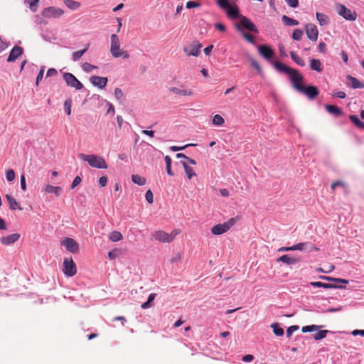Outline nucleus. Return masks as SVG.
I'll use <instances>...</instances> for the list:
<instances>
[{
    "label": "nucleus",
    "mask_w": 364,
    "mask_h": 364,
    "mask_svg": "<svg viewBox=\"0 0 364 364\" xmlns=\"http://www.w3.org/2000/svg\"><path fill=\"white\" fill-rule=\"evenodd\" d=\"M217 4L223 10L226 11L227 15L230 18H240V25L235 24V28L240 32L243 31L242 27H244L247 30L251 32L257 33L258 29L253 22L248 18L240 15L238 8L236 4H231L228 0H217Z\"/></svg>",
    "instance_id": "obj_1"
},
{
    "label": "nucleus",
    "mask_w": 364,
    "mask_h": 364,
    "mask_svg": "<svg viewBox=\"0 0 364 364\" xmlns=\"http://www.w3.org/2000/svg\"><path fill=\"white\" fill-rule=\"evenodd\" d=\"M110 53L114 58H122L128 59L130 57L129 53L121 48L119 38L117 34H112L110 36Z\"/></svg>",
    "instance_id": "obj_2"
},
{
    "label": "nucleus",
    "mask_w": 364,
    "mask_h": 364,
    "mask_svg": "<svg viewBox=\"0 0 364 364\" xmlns=\"http://www.w3.org/2000/svg\"><path fill=\"white\" fill-rule=\"evenodd\" d=\"M78 157L81 160L87 162L91 167L103 169L107 168V164L102 156L80 153Z\"/></svg>",
    "instance_id": "obj_3"
},
{
    "label": "nucleus",
    "mask_w": 364,
    "mask_h": 364,
    "mask_svg": "<svg viewBox=\"0 0 364 364\" xmlns=\"http://www.w3.org/2000/svg\"><path fill=\"white\" fill-rule=\"evenodd\" d=\"M240 220V216H236L229 219L223 224H218L212 227L211 233L215 235H220L227 232L232 227H233L237 221Z\"/></svg>",
    "instance_id": "obj_4"
},
{
    "label": "nucleus",
    "mask_w": 364,
    "mask_h": 364,
    "mask_svg": "<svg viewBox=\"0 0 364 364\" xmlns=\"http://www.w3.org/2000/svg\"><path fill=\"white\" fill-rule=\"evenodd\" d=\"M179 233L180 230L178 229L173 230L171 233H167L163 230H157L152 234L151 239L161 242H171Z\"/></svg>",
    "instance_id": "obj_5"
},
{
    "label": "nucleus",
    "mask_w": 364,
    "mask_h": 364,
    "mask_svg": "<svg viewBox=\"0 0 364 364\" xmlns=\"http://www.w3.org/2000/svg\"><path fill=\"white\" fill-rule=\"evenodd\" d=\"M336 11L338 14L343 16L345 19L348 21H355L357 18V14L355 11H352L350 9H348L343 4H337L336 5Z\"/></svg>",
    "instance_id": "obj_6"
},
{
    "label": "nucleus",
    "mask_w": 364,
    "mask_h": 364,
    "mask_svg": "<svg viewBox=\"0 0 364 364\" xmlns=\"http://www.w3.org/2000/svg\"><path fill=\"white\" fill-rule=\"evenodd\" d=\"M288 76L294 88L299 92V90H302L303 85H301V82L304 81V77L302 75L300 74L296 70L293 69Z\"/></svg>",
    "instance_id": "obj_7"
},
{
    "label": "nucleus",
    "mask_w": 364,
    "mask_h": 364,
    "mask_svg": "<svg viewBox=\"0 0 364 364\" xmlns=\"http://www.w3.org/2000/svg\"><path fill=\"white\" fill-rule=\"evenodd\" d=\"M63 77L68 86L78 90L83 87V85L72 73H64Z\"/></svg>",
    "instance_id": "obj_8"
},
{
    "label": "nucleus",
    "mask_w": 364,
    "mask_h": 364,
    "mask_svg": "<svg viewBox=\"0 0 364 364\" xmlns=\"http://www.w3.org/2000/svg\"><path fill=\"white\" fill-rule=\"evenodd\" d=\"M63 271V273L68 277H73L76 274V266L72 258L64 259Z\"/></svg>",
    "instance_id": "obj_9"
},
{
    "label": "nucleus",
    "mask_w": 364,
    "mask_h": 364,
    "mask_svg": "<svg viewBox=\"0 0 364 364\" xmlns=\"http://www.w3.org/2000/svg\"><path fill=\"white\" fill-rule=\"evenodd\" d=\"M64 11L62 9L50 6L44 9L42 11V15L45 18H59L62 15H63Z\"/></svg>",
    "instance_id": "obj_10"
},
{
    "label": "nucleus",
    "mask_w": 364,
    "mask_h": 364,
    "mask_svg": "<svg viewBox=\"0 0 364 364\" xmlns=\"http://www.w3.org/2000/svg\"><path fill=\"white\" fill-rule=\"evenodd\" d=\"M201 44L198 41H195L192 42L191 44L185 46L183 48V52L188 56H198L200 53V49L201 48Z\"/></svg>",
    "instance_id": "obj_11"
},
{
    "label": "nucleus",
    "mask_w": 364,
    "mask_h": 364,
    "mask_svg": "<svg viewBox=\"0 0 364 364\" xmlns=\"http://www.w3.org/2000/svg\"><path fill=\"white\" fill-rule=\"evenodd\" d=\"M62 245L63 246H65V247L66 248V250L70 252H72L73 254H75V253H77L79 252V245L78 243L75 240H73V238H70V237H65L63 241H62Z\"/></svg>",
    "instance_id": "obj_12"
},
{
    "label": "nucleus",
    "mask_w": 364,
    "mask_h": 364,
    "mask_svg": "<svg viewBox=\"0 0 364 364\" xmlns=\"http://www.w3.org/2000/svg\"><path fill=\"white\" fill-rule=\"evenodd\" d=\"M90 82L95 87L103 89L107 85L108 79L106 77L93 75L90 77Z\"/></svg>",
    "instance_id": "obj_13"
},
{
    "label": "nucleus",
    "mask_w": 364,
    "mask_h": 364,
    "mask_svg": "<svg viewBox=\"0 0 364 364\" xmlns=\"http://www.w3.org/2000/svg\"><path fill=\"white\" fill-rule=\"evenodd\" d=\"M306 33L307 37L312 41H316L318 38V31L316 26L312 23L306 25Z\"/></svg>",
    "instance_id": "obj_14"
},
{
    "label": "nucleus",
    "mask_w": 364,
    "mask_h": 364,
    "mask_svg": "<svg viewBox=\"0 0 364 364\" xmlns=\"http://www.w3.org/2000/svg\"><path fill=\"white\" fill-rule=\"evenodd\" d=\"M20 234L13 233L7 236L1 237L0 242L4 245H11L18 240Z\"/></svg>",
    "instance_id": "obj_15"
},
{
    "label": "nucleus",
    "mask_w": 364,
    "mask_h": 364,
    "mask_svg": "<svg viewBox=\"0 0 364 364\" xmlns=\"http://www.w3.org/2000/svg\"><path fill=\"white\" fill-rule=\"evenodd\" d=\"M299 92L306 95L311 100L314 99L318 95V90L315 86L306 87L303 85V89L299 90Z\"/></svg>",
    "instance_id": "obj_16"
},
{
    "label": "nucleus",
    "mask_w": 364,
    "mask_h": 364,
    "mask_svg": "<svg viewBox=\"0 0 364 364\" xmlns=\"http://www.w3.org/2000/svg\"><path fill=\"white\" fill-rule=\"evenodd\" d=\"M23 53V48L20 46H16L11 50L9 55L7 58L8 62H14L17 58Z\"/></svg>",
    "instance_id": "obj_17"
},
{
    "label": "nucleus",
    "mask_w": 364,
    "mask_h": 364,
    "mask_svg": "<svg viewBox=\"0 0 364 364\" xmlns=\"http://www.w3.org/2000/svg\"><path fill=\"white\" fill-rule=\"evenodd\" d=\"M168 90L171 92L181 96H191L193 95V92L191 90L186 89L184 87L179 88L176 87H171Z\"/></svg>",
    "instance_id": "obj_18"
},
{
    "label": "nucleus",
    "mask_w": 364,
    "mask_h": 364,
    "mask_svg": "<svg viewBox=\"0 0 364 364\" xmlns=\"http://www.w3.org/2000/svg\"><path fill=\"white\" fill-rule=\"evenodd\" d=\"M258 51L259 54L267 60H270L274 55L272 49L267 46H259Z\"/></svg>",
    "instance_id": "obj_19"
},
{
    "label": "nucleus",
    "mask_w": 364,
    "mask_h": 364,
    "mask_svg": "<svg viewBox=\"0 0 364 364\" xmlns=\"http://www.w3.org/2000/svg\"><path fill=\"white\" fill-rule=\"evenodd\" d=\"M43 191L46 193H54L55 196L58 197L61 195L63 189L60 186H53L50 184L45 186Z\"/></svg>",
    "instance_id": "obj_20"
},
{
    "label": "nucleus",
    "mask_w": 364,
    "mask_h": 364,
    "mask_svg": "<svg viewBox=\"0 0 364 364\" xmlns=\"http://www.w3.org/2000/svg\"><path fill=\"white\" fill-rule=\"evenodd\" d=\"M278 262H281L283 263H285L287 264L291 265V264H295L297 262H299V259L294 257H291L288 255H284L279 257L277 260Z\"/></svg>",
    "instance_id": "obj_21"
},
{
    "label": "nucleus",
    "mask_w": 364,
    "mask_h": 364,
    "mask_svg": "<svg viewBox=\"0 0 364 364\" xmlns=\"http://www.w3.org/2000/svg\"><path fill=\"white\" fill-rule=\"evenodd\" d=\"M6 200L9 203V205L11 210H14L18 209L20 210H22V208L19 206L18 203L16 200V199L11 196V195H6Z\"/></svg>",
    "instance_id": "obj_22"
},
{
    "label": "nucleus",
    "mask_w": 364,
    "mask_h": 364,
    "mask_svg": "<svg viewBox=\"0 0 364 364\" xmlns=\"http://www.w3.org/2000/svg\"><path fill=\"white\" fill-rule=\"evenodd\" d=\"M326 109L331 114L338 117L343 114L342 109L336 106V105H326L325 106Z\"/></svg>",
    "instance_id": "obj_23"
},
{
    "label": "nucleus",
    "mask_w": 364,
    "mask_h": 364,
    "mask_svg": "<svg viewBox=\"0 0 364 364\" xmlns=\"http://www.w3.org/2000/svg\"><path fill=\"white\" fill-rule=\"evenodd\" d=\"M347 80L348 81V83L353 89H358V88H363L364 85L363 83L360 82L358 79L355 77L348 75L347 77Z\"/></svg>",
    "instance_id": "obj_24"
},
{
    "label": "nucleus",
    "mask_w": 364,
    "mask_h": 364,
    "mask_svg": "<svg viewBox=\"0 0 364 364\" xmlns=\"http://www.w3.org/2000/svg\"><path fill=\"white\" fill-rule=\"evenodd\" d=\"M310 285L314 287H323L324 289H332V288H342L341 286L334 285L332 284L323 283L321 282H312Z\"/></svg>",
    "instance_id": "obj_25"
},
{
    "label": "nucleus",
    "mask_w": 364,
    "mask_h": 364,
    "mask_svg": "<svg viewBox=\"0 0 364 364\" xmlns=\"http://www.w3.org/2000/svg\"><path fill=\"white\" fill-rule=\"evenodd\" d=\"M310 68L311 70L321 72L323 70V67L321 61L318 59H311L310 60Z\"/></svg>",
    "instance_id": "obj_26"
},
{
    "label": "nucleus",
    "mask_w": 364,
    "mask_h": 364,
    "mask_svg": "<svg viewBox=\"0 0 364 364\" xmlns=\"http://www.w3.org/2000/svg\"><path fill=\"white\" fill-rule=\"evenodd\" d=\"M274 68L278 70V71H280V72H284L286 73L288 75L291 72V70L294 69V68H289L288 66H287L286 65L280 63V62H275L274 63Z\"/></svg>",
    "instance_id": "obj_27"
},
{
    "label": "nucleus",
    "mask_w": 364,
    "mask_h": 364,
    "mask_svg": "<svg viewBox=\"0 0 364 364\" xmlns=\"http://www.w3.org/2000/svg\"><path fill=\"white\" fill-rule=\"evenodd\" d=\"M63 1L65 5L71 10H77L81 6L80 2L73 0H63Z\"/></svg>",
    "instance_id": "obj_28"
},
{
    "label": "nucleus",
    "mask_w": 364,
    "mask_h": 364,
    "mask_svg": "<svg viewBox=\"0 0 364 364\" xmlns=\"http://www.w3.org/2000/svg\"><path fill=\"white\" fill-rule=\"evenodd\" d=\"M181 163L188 179L196 175L193 168L189 166L186 161H181Z\"/></svg>",
    "instance_id": "obj_29"
},
{
    "label": "nucleus",
    "mask_w": 364,
    "mask_h": 364,
    "mask_svg": "<svg viewBox=\"0 0 364 364\" xmlns=\"http://www.w3.org/2000/svg\"><path fill=\"white\" fill-rule=\"evenodd\" d=\"M132 181L133 183H134L135 184H137L139 186H144L146 182V180L145 178H144L138 174H133L132 176Z\"/></svg>",
    "instance_id": "obj_30"
},
{
    "label": "nucleus",
    "mask_w": 364,
    "mask_h": 364,
    "mask_svg": "<svg viewBox=\"0 0 364 364\" xmlns=\"http://www.w3.org/2000/svg\"><path fill=\"white\" fill-rule=\"evenodd\" d=\"M282 20L286 26H293L299 24L298 21L291 18L286 15L282 16Z\"/></svg>",
    "instance_id": "obj_31"
},
{
    "label": "nucleus",
    "mask_w": 364,
    "mask_h": 364,
    "mask_svg": "<svg viewBox=\"0 0 364 364\" xmlns=\"http://www.w3.org/2000/svg\"><path fill=\"white\" fill-rule=\"evenodd\" d=\"M89 46H90V45L87 44V45H86V46L84 49L73 53V54H72L73 60L74 61H77L82 56V55L88 50Z\"/></svg>",
    "instance_id": "obj_32"
},
{
    "label": "nucleus",
    "mask_w": 364,
    "mask_h": 364,
    "mask_svg": "<svg viewBox=\"0 0 364 364\" xmlns=\"http://www.w3.org/2000/svg\"><path fill=\"white\" fill-rule=\"evenodd\" d=\"M316 18L321 26L327 25L328 23V17L321 13H316Z\"/></svg>",
    "instance_id": "obj_33"
},
{
    "label": "nucleus",
    "mask_w": 364,
    "mask_h": 364,
    "mask_svg": "<svg viewBox=\"0 0 364 364\" xmlns=\"http://www.w3.org/2000/svg\"><path fill=\"white\" fill-rule=\"evenodd\" d=\"M290 56L291 58V59L299 65L303 67L305 65V62L304 60L300 58L299 56H298L295 52L294 51H291L290 52Z\"/></svg>",
    "instance_id": "obj_34"
},
{
    "label": "nucleus",
    "mask_w": 364,
    "mask_h": 364,
    "mask_svg": "<svg viewBox=\"0 0 364 364\" xmlns=\"http://www.w3.org/2000/svg\"><path fill=\"white\" fill-rule=\"evenodd\" d=\"M349 119L356 127L364 129V122L360 121L356 115H350Z\"/></svg>",
    "instance_id": "obj_35"
},
{
    "label": "nucleus",
    "mask_w": 364,
    "mask_h": 364,
    "mask_svg": "<svg viewBox=\"0 0 364 364\" xmlns=\"http://www.w3.org/2000/svg\"><path fill=\"white\" fill-rule=\"evenodd\" d=\"M109 238L112 242H118V241L122 240V235L119 231H112L109 234Z\"/></svg>",
    "instance_id": "obj_36"
},
{
    "label": "nucleus",
    "mask_w": 364,
    "mask_h": 364,
    "mask_svg": "<svg viewBox=\"0 0 364 364\" xmlns=\"http://www.w3.org/2000/svg\"><path fill=\"white\" fill-rule=\"evenodd\" d=\"M114 95L116 100L119 103H122V102L124 101V95L122 90L120 88L117 87L114 89Z\"/></svg>",
    "instance_id": "obj_37"
},
{
    "label": "nucleus",
    "mask_w": 364,
    "mask_h": 364,
    "mask_svg": "<svg viewBox=\"0 0 364 364\" xmlns=\"http://www.w3.org/2000/svg\"><path fill=\"white\" fill-rule=\"evenodd\" d=\"M164 160L166 163V168L168 175L173 176L174 173L171 170V159L168 156H166Z\"/></svg>",
    "instance_id": "obj_38"
},
{
    "label": "nucleus",
    "mask_w": 364,
    "mask_h": 364,
    "mask_svg": "<svg viewBox=\"0 0 364 364\" xmlns=\"http://www.w3.org/2000/svg\"><path fill=\"white\" fill-rule=\"evenodd\" d=\"M321 279L327 280V281H333L337 283H342V284H348V280L344 279H339V278H333L331 277H326V276H321Z\"/></svg>",
    "instance_id": "obj_39"
},
{
    "label": "nucleus",
    "mask_w": 364,
    "mask_h": 364,
    "mask_svg": "<svg viewBox=\"0 0 364 364\" xmlns=\"http://www.w3.org/2000/svg\"><path fill=\"white\" fill-rule=\"evenodd\" d=\"M271 328L273 329L274 333L277 336H281L284 334V330L278 323H272Z\"/></svg>",
    "instance_id": "obj_40"
},
{
    "label": "nucleus",
    "mask_w": 364,
    "mask_h": 364,
    "mask_svg": "<svg viewBox=\"0 0 364 364\" xmlns=\"http://www.w3.org/2000/svg\"><path fill=\"white\" fill-rule=\"evenodd\" d=\"M213 124L215 126H222L225 121L222 116L215 114L212 119Z\"/></svg>",
    "instance_id": "obj_41"
},
{
    "label": "nucleus",
    "mask_w": 364,
    "mask_h": 364,
    "mask_svg": "<svg viewBox=\"0 0 364 364\" xmlns=\"http://www.w3.org/2000/svg\"><path fill=\"white\" fill-rule=\"evenodd\" d=\"M320 326L316 325H311V326H305L301 328V331L303 333L312 332L315 331H318Z\"/></svg>",
    "instance_id": "obj_42"
},
{
    "label": "nucleus",
    "mask_w": 364,
    "mask_h": 364,
    "mask_svg": "<svg viewBox=\"0 0 364 364\" xmlns=\"http://www.w3.org/2000/svg\"><path fill=\"white\" fill-rule=\"evenodd\" d=\"M309 245L308 243L306 242H301V243H298L296 245H294L293 246H291V249H292V251H294V250H300V251H303V250H306V247Z\"/></svg>",
    "instance_id": "obj_43"
},
{
    "label": "nucleus",
    "mask_w": 364,
    "mask_h": 364,
    "mask_svg": "<svg viewBox=\"0 0 364 364\" xmlns=\"http://www.w3.org/2000/svg\"><path fill=\"white\" fill-rule=\"evenodd\" d=\"M328 333V331H327V330L318 331L316 333H315L314 335V338L315 340L323 339V338H326Z\"/></svg>",
    "instance_id": "obj_44"
},
{
    "label": "nucleus",
    "mask_w": 364,
    "mask_h": 364,
    "mask_svg": "<svg viewBox=\"0 0 364 364\" xmlns=\"http://www.w3.org/2000/svg\"><path fill=\"white\" fill-rule=\"evenodd\" d=\"M82 70L86 73H90L93 69L97 68V66L93 65L87 62L84 63L82 65Z\"/></svg>",
    "instance_id": "obj_45"
},
{
    "label": "nucleus",
    "mask_w": 364,
    "mask_h": 364,
    "mask_svg": "<svg viewBox=\"0 0 364 364\" xmlns=\"http://www.w3.org/2000/svg\"><path fill=\"white\" fill-rule=\"evenodd\" d=\"M71 106H72L71 99L66 100L64 102V109L68 115H70V114H71Z\"/></svg>",
    "instance_id": "obj_46"
},
{
    "label": "nucleus",
    "mask_w": 364,
    "mask_h": 364,
    "mask_svg": "<svg viewBox=\"0 0 364 364\" xmlns=\"http://www.w3.org/2000/svg\"><path fill=\"white\" fill-rule=\"evenodd\" d=\"M38 1L39 0H28L26 1L29 4V8L32 12L37 11Z\"/></svg>",
    "instance_id": "obj_47"
},
{
    "label": "nucleus",
    "mask_w": 364,
    "mask_h": 364,
    "mask_svg": "<svg viewBox=\"0 0 364 364\" xmlns=\"http://www.w3.org/2000/svg\"><path fill=\"white\" fill-rule=\"evenodd\" d=\"M303 36V31L300 29H295L292 33V38L295 41H300Z\"/></svg>",
    "instance_id": "obj_48"
},
{
    "label": "nucleus",
    "mask_w": 364,
    "mask_h": 364,
    "mask_svg": "<svg viewBox=\"0 0 364 364\" xmlns=\"http://www.w3.org/2000/svg\"><path fill=\"white\" fill-rule=\"evenodd\" d=\"M6 177L8 181L12 182L15 178V172L13 169H9L6 173Z\"/></svg>",
    "instance_id": "obj_49"
},
{
    "label": "nucleus",
    "mask_w": 364,
    "mask_h": 364,
    "mask_svg": "<svg viewBox=\"0 0 364 364\" xmlns=\"http://www.w3.org/2000/svg\"><path fill=\"white\" fill-rule=\"evenodd\" d=\"M200 6V4L198 3V2H196V1H189L186 3V7L188 9H195V8H199Z\"/></svg>",
    "instance_id": "obj_50"
},
{
    "label": "nucleus",
    "mask_w": 364,
    "mask_h": 364,
    "mask_svg": "<svg viewBox=\"0 0 364 364\" xmlns=\"http://www.w3.org/2000/svg\"><path fill=\"white\" fill-rule=\"evenodd\" d=\"M120 250L118 249H114L108 252V257L110 259H115L119 254Z\"/></svg>",
    "instance_id": "obj_51"
},
{
    "label": "nucleus",
    "mask_w": 364,
    "mask_h": 364,
    "mask_svg": "<svg viewBox=\"0 0 364 364\" xmlns=\"http://www.w3.org/2000/svg\"><path fill=\"white\" fill-rule=\"evenodd\" d=\"M145 198L147 202L150 204L154 202V195L151 190H148L145 194Z\"/></svg>",
    "instance_id": "obj_52"
},
{
    "label": "nucleus",
    "mask_w": 364,
    "mask_h": 364,
    "mask_svg": "<svg viewBox=\"0 0 364 364\" xmlns=\"http://www.w3.org/2000/svg\"><path fill=\"white\" fill-rule=\"evenodd\" d=\"M241 33H242V36H243V37H244V38H245V39H246L249 43H252V44H255V41H254L253 37H252L250 34H249V33H245V32H244V31H242V32H241Z\"/></svg>",
    "instance_id": "obj_53"
},
{
    "label": "nucleus",
    "mask_w": 364,
    "mask_h": 364,
    "mask_svg": "<svg viewBox=\"0 0 364 364\" xmlns=\"http://www.w3.org/2000/svg\"><path fill=\"white\" fill-rule=\"evenodd\" d=\"M298 329H299L298 326H291L289 327L287 330V336L288 338H290L291 334L293 333V332H294L295 331H296Z\"/></svg>",
    "instance_id": "obj_54"
},
{
    "label": "nucleus",
    "mask_w": 364,
    "mask_h": 364,
    "mask_svg": "<svg viewBox=\"0 0 364 364\" xmlns=\"http://www.w3.org/2000/svg\"><path fill=\"white\" fill-rule=\"evenodd\" d=\"M81 181L82 180L80 176H76L72 183L71 188L72 189L75 188L77 185H79Z\"/></svg>",
    "instance_id": "obj_55"
},
{
    "label": "nucleus",
    "mask_w": 364,
    "mask_h": 364,
    "mask_svg": "<svg viewBox=\"0 0 364 364\" xmlns=\"http://www.w3.org/2000/svg\"><path fill=\"white\" fill-rule=\"evenodd\" d=\"M251 64L259 72L261 71V67L257 61H256L255 59L251 58Z\"/></svg>",
    "instance_id": "obj_56"
},
{
    "label": "nucleus",
    "mask_w": 364,
    "mask_h": 364,
    "mask_svg": "<svg viewBox=\"0 0 364 364\" xmlns=\"http://www.w3.org/2000/svg\"><path fill=\"white\" fill-rule=\"evenodd\" d=\"M107 183V178L106 176H102L99 178V185L101 187H105Z\"/></svg>",
    "instance_id": "obj_57"
},
{
    "label": "nucleus",
    "mask_w": 364,
    "mask_h": 364,
    "mask_svg": "<svg viewBox=\"0 0 364 364\" xmlns=\"http://www.w3.org/2000/svg\"><path fill=\"white\" fill-rule=\"evenodd\" d=\"M288 5L291 7L295 8L298 6V0H285Z\"/></svg>",
    "instance_id": "obj_58"
},
{
    "label": "nucleus",
    "mask_w": 364,
    "mask_h": 364,
    "mask_svg": "<svg viewBox=\"0 0 364 364\" xmlns=\"http://www.w3.org/2000/svg\"><path fill=\"white\" fill-rule=\"evenodd\" d=\"M182 258V255L181 253H177L171 259V262H177L181 260Z\"/></svg>",
    "instance_id": "obj_59"
},
{
    "label": "nucleus",
    "mask_w": 364,
    "mask_h": 364,
    "mask_svg": "<svg viewBox=\"0 0 364 364\" xmlns=\"http://www.w3.org/2000/svg\"><path fill=\"white\" fill-rule=\"evenodd\" d=\"M107 105H108V109H107V114H114L115 113V109H114V107L113 106V105L110 102H107Z\"/></svg>",
    "instance_id": "obj_60"
},
{
    "label": "nucleus",
    "mask_w": 364,
    "mask_h": 364,
    "mask_svg": "<svg viewBox=\"0 0 364 364\" xmlns=\"http://www.w3.org/2000/svg\"><path fill=\"white\" fill-rule=\"evenodd\" d=\"M43 73H44V69L41 68L38 73L37 77H36V85H38L39 82L43 79Z\"/></svg>",
    "instance_id": "obj_61"
},
{
    "label": "nucleus",
    "mask_w": 364,
    "mask_h": 364,
    "mask_svg": "<svg viewBox=\"0 0 364 364\" xmlns=\"http://www.w3.org/2000/svg\"><path fill=\"white\" fill-rule=\"evenodd\" d=\"M215 28H217L218 31H221V32H225V30H226V28L225 26L220 23H216L215 24Z\"/></svg>",
    "instance_id": "obj_62"
},
{
    "label": "nucleus",
    "mask_w": 364,
    "mask_h": 364,
    "mask_svg": "<svg viewBox=\"0 0 364 364\" xmlns=\"http://www.w3.org/2000/svg\"><path fill=\"white\" fill-rule=\"evenodd\" d=\"M21 188L23 191L26 190V183L24 175H21Z\"/></svg>",
    "instance_id": "obj_63"
},
{
    "label": "nucleus",
    "mask_w": 364,
    "mask_h": 364,
    "mask_svg": "<svg viewBox=\"0 0 364 364\" xmlns=\"http://www.w3.org/2000/svg\"><path fill=\"white\" fill-rule=\"evenodd\" d=\"M57 75V71L54 68H50L47 71V77H52Z\"/></svg>",
    "instance_id": "obj_64"
}]
</instances>
